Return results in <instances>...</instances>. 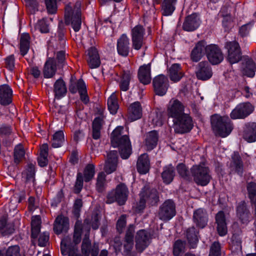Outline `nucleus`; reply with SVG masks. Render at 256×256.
<instances>
[{"label":"nucleus","mask_w":256,"mask_h":256,"mask_svg":"<svg viewBox=\"0 0 256 256\" xmlns=\"http://www.w3.org/2000/svg\"><path fill=\"white\" fill-rule=\"evenodd\" d=\"M212 127L216 135L224 138L231 132L233 124L228 116L214 114L211 117Z\"/></svg>","instance_id":"1"},{"label":"nucleus","mask_w":256,"mask_h":256,"mask_svg":"<svg viewBox=\"0 0 256 256\" xmlns=\"http://www.w3.org/2000/svg\"><path fill=\"white\" fill-rule=\"evenodd\" d=\"M128 188L124 183H120L116 186L115 189L109 192L106 196V204H112L116 202L118 205L122 206L128 199Z\"/></svg>","instance_id":"2"},{"label":"nucleus","mask_w":256,"mask_h":256,"mask_svg":"<svg viewBox=\"0 0 256 256\" xmlns=\"http://www.w3.org/2000/svg\"><path fill=\"white\" fill-rule=\"evenodd\" d=\"M140 200L138 204L140 210L144 209L147 203L151 206L156 205L159 202V194L156 189L150 188L146 186L142 189L140 194Z\"/></svg>","instance_id":"3"},{"label":"nucleus","mask_w":256,"mask_h":256,"mask_svg":"<svg viewBox=\"0 0 256 256\" xmlns=\"http://www.w3.org/2000/svg\"><path fill=\"white\" fill-rule=\"evenodd\" d=\"M190 172L194 181L198 185L205 186L210 182L211 179L210 170L204 164L194 166Z\"/></svg>","instance_id":"4"},{"label":"nucleus","mask_w":256,"mask_h":256,"mask_svg":"<svg viewBox=\"0 0 256 256\" xmlns=\"http://www.w3.org/2000/svg\"><path fill=\"white\" fill-rule=\"evenodd\" d=\"M173 128L177 134H183L189 132L193 128L194 122L192 118L187 114L172 120Z\"/></svg>","instance_id":"5"},{"label":"nucleus","mask_w":256,"mask_h":256,"mask_svg":"<svg viewBox=\"0 0 256 256\" xmlns=\"http://www.w3.org/2000/svg\"><path fill=\"white\" fill-rule=\"evenodd\" d=\"M176 206L171 200H166L159 208L158 216L162 221L170 220L176 215Z\"/></svg>","instance_id":"6"},{"label":"nucleus","mask_w":256,"mask_h":256,"mask_svg":"<svg viewBox=\"0 0 256 256\" xmlns=\"http://www.w3.org/2000/svg\"><path fill=\"white\" fill-rule=\"evenodd\" d=\"M228 50L227 60L230 64L238 62L242 58V53L238 43L236 41L228 42L225 44Z\"/></svg>","instance_id":"7"},{"label":"nucleus","mask_w":256,"mask_h":256,"mask_svg":"<svg viewBox=\"0 0 256 256\" xmlns=\"http://www.w3.org/2000/svg\"><path fill=\"white\" fill-rule=\"evenodd\" d=\"M206 55L210 62L213 65L220 64L224 60V54L221 49L216 44L206 45Z\"/></svg>","instance_id":"8"},{"label":"nucleus","mask_w":256,"mask_h":256,"mask_svg":"<svg viewBox=\"0 0 256 256\" xmlns=\"http://www.w3.org/2000/svg\"><path fill=\"white\" fill-rule=\"evenodd\" d=\"M254 106L248 102H243L238 104L231 112V118L244 119L252 112Z\"/></svg>","instance_id":"9"},{"label":"nucleus","mask_w":256,"mask_h":256,"mask_svg":"<svg viewBox=\"0 0 256 256\" xmlns=\"http://www.w3.org/2000/svg\"><path fill=\"white\" fill-rule=\"evenodd\" d=\"M64 18L66 24H70L76 32L79 31L82 24L81 15L80 12L74 14V12H72V6L68 4L66 8Z\"/></svg>","instance_id":"10"},{"label":"nucleus","mask_w":256,"mask_h":256,"mask_svg":"<svg viewBox=\"0 0 256 256\" xmlns=\"http://www.w3.org/2000/svg\"><path fill=\"white\" fill-rule=\"evenodd\" d=\"M136 248L138 252H142L150 244L151 236L144 230H138L136 236Z\"/></svg>","instance_id":"11"},{"label":"nucleus","mask_w":256,"mask_h":256,"mask_svg":"<svg viewBox=\"0 0 256 256\" xmlns=\"http://www.w3.org/2000/svg\"><path fill=\"white\" fill-rule=\"evenodd\" d=\"M114 147H118L121 158L123 159H127L132 152V146L129 138L126 135H124L119 138L116 144H112Z\"/></svg>","instance_id":"12"},{"label":"nucleus","mask_w":256,"mask_h":256,"mask_svg":"<svg viewBox=\"0 0 256 256\" xmlns=\"http://www.w3.org/2000/svg\"><path fill=\"white\" fill-rule=\"evenodd\" d=\"M154 91L156 94L164 96L169 86L168 80L164 74H160L156 76L152 80Z\"/></svg>","instance_id":"13"},{"label":"nucleus","mask_w":256,"mask_h":256,"mask_svg":"<svg viewBox=\"0 0 256 256\" xmlns=\"http://www.w3.org/2000/svg\"><path fill=\"white\" fill-rule=\"evenodd\" d=\"M144 29L141 26H136L132 30V46L136 50H140L144 44Z\"/></svg>","instance_id":"14"},{"label":"nucleus","mask_w":256,"mask_h":256,"mask_svg":"<svg viewBox=\"0 0 256 256\" xmlns=\"http://www.w3.org/2000/svg\"><path fill=\"white\" fill-rule=\"evenodd\" d=\"M236 216L241 224H248L252 218V214L248 204L244 201L240 202L236 208Z\"/></svg>","instance_id":"15"},{"label":"nucleus","mask_w":256,"mask_h":256,"mask_svg":"<svg viewBox=\"0 0 256 256\" xmlns=\"http://www.w3.org/2000/svg\"><path fill=\"white\" fill-rule=\"evenodd\" d=\"M212 70L210 63L207 61H202L198 64L196 74L198 80H206L212 76Z\"/></svg>","instance_id":"16"},{"label":"nucleus","mask_w":256,"mask_h":256,"mask_svg":"<svg viewBox=\"0 0 256 256\" xmlns=\"http://www.w3.org/2000/svg\"><path fill=\"white\" fill-rule=\"evenodd\" d=\"M184 109V106L180 101L178 100H172L170 101L168 108V116L175 119L185 114Z\"/></svg>","instance_id":"17"},{"label":"nucleus","mask_w":256,"mask_h":256,"mask_svg":"<svg viewBox=\"0 0 256 256\" xmlns=\"http://www.w3.org/2000/svg\"><path fill=\"white\" fill-rule=\"evenodd\" d=\"M208 220V214L205 209L199 208L194 210L192 220L196 227L200 228H204L207 225Z\"/></svg>","instance_id":"18"},{"label":"nucleus","mask_w":256,"mask_h":256,"mask_svg":"<svg viewBox=\"0 0 256 256\" xmlns=\"http://www.w3.org/2000/svg\"><path fill=\"white\" fill-rule=\"evenodd\" d=\"M118 154L116 150H111L107 154L104 170L108 174L114 172L118 166Z\"/></svg>","instance_id":"19"},{"label":"nucleus","mask_w":256,"mask_h":256,"mask_svg":"<svg viewBox=\"0 0 256 256\" xmlns=\"http://www.w3.org/2000/svg\"><path fill=\"white\" fill-rule=\"evenodd\" d=\"M230 168L232 172L242 176L244 172V164L238 152H234L232 155Z\"/></svg>","instance_id":"20"},{"label":"nucleus","mask_w":256,"mask_h":256,"mask_svg":"<svg viewBox=\"0 0 256 256\" xmlns=\"http://www.w3.org/2000/svg\"><path fill=\"white\" fill-rule=\"evenodd\" d=\"M200 24V20L198 14L194 13L186 18L182 28L186 31L191 32L196 30Z\"/></svg>","instance_id":"21"},{"label":"nucleus","mask_w":256,"mask_h":256,"mask_svg":"<svg viewBox=\"0 0 256 256\" xmlns=\"http://www.w3.org/2000/svg\"><path fill=\"white\" fill-rule=\"evenodd\" d=\"M206 42L204 40L198 42L190 54V58L194 62H198L206 54Z\"/></svg>","instance_id":"22"},{"label":"nucleus","mask_w":256,"mask_h":256,"mask_svg":"<svg viewBox=\"0 0 256 256\" xmlns=\"http://www.w3.org/2000/svg\"><path fill=\"white\" fill-rule=\"evenodd\" d=\"M68 227V218L62 216H58L55 220L53 230L55 234H60L64 232H66Z\"/></svg>","instance_id":"23"},{"label":"nucleus","mask_w":256,"mask_h":256,"mask_svg":"<svg viewBox=\"0 0 256 256\" xmlns=\"http://www.w3.org/2000/svg\"><path fill=\"white\" fill-rule=\"evenodd\" d=\"M87 62L90 68H96L100 66V60L97 50L92 47L88 50Z\"/></svg>","instance_id":"24"},{"label":"nucleus","mask_w":256,"mask_h":256,"mask_svg":"<svg viewBox=\"0 0 256 256\" xmlns=\"http://www.w3.org/2000/svg\"><path fill=\"white\" fill-rule=\"evenodd\" d=\"M256 64L252 59L244 58L242 63V74L248 77L252 78L255 74Z\"/></svg>","instance_id":"25"},{"label":"nucleus","mask_w":256,"mask_h":256,"mask_svg":"<svg viewBox=\"0 0 256 256\" xmlns=\"http://www.w3.org/2000/svg\"><path fill=\"white\" fill-rule=\"evenodd\" d=\"M12 90L8 84H2L0 86V104L6 106L12 102Z\"/></svg>","instance_id":"26"},{"label":"nucleus","mask_w":256,"mask_h":256,"mask_svg":"<svg viewBox=\"0 0 256 256\" xmlns=\"http://www.w3.org/2000/svg\"><path fill=\"white\" fill-rule=\"evenodd\" d=\"M129 39L128 36L123 34L117 42V50L118 54L122 56H126L129 53Z\"/></svg>","instance_id":"27"},{"label":"nucleus","mask_w":256,"mask_h":256,"mask_svg":"<svg viewBox=\"0 0 256 256\" xmlns=\"http://www.w3.org/2000/svg\"><path fill=\"white\" fill-rule=\"evenodd\" d=\"M138 78L140 82L144 84H148L150 82V64H144L139 68Z\"/></svg>","instance_id":"28"},{"label":"nucleus","mask_w":256,"mask_h":256,"mask_svg":"<svg viewBox=\"0 0 256 256\" xmlns=\"http://www.w3.org/2000/svg\"><path fill=\"white\" fill-rule=\"evenodd\" d=\"M216 221L217 224V230L219 235L220 236L226 235L227 233V226L224 212L220 211L216 214Z\"/></svg>","instance_id":"29"},{"label":"nucleus","mask_w":256,"mask_h":256,"mask_svg":"<svg viewBox=\"0 0 256 256\" xmlns=\"http://www.w3.org/2000/svg\"><path fill=\"white\" fill-rule=\"evenodd\" d=\"M137 170L141 174H146L150 170V160L146 154H141L138 158Z\"/></svg>","instance_id":"30"},{"label":"nucleus","mask_w":256,"mask_h":256,"mask_svg":"<svg viewBox=\"0 0 256 256\" xmlns=\"http://www.w3.org/2000/svg\"><path fill=\"white\" fill-rule=\"evenodd\" d=\"M56 71V66L54 60L52 58H48L46 61L44 69L43 74L45 78H52Z\"/></svg>","instance_id":"31"},{"label":"nucleus","mask_w":256,"mask_h":256,"mask_svg":"<svg viewBox=\"0 0 256 256\" xmlns=\"http://www.w3.org/2000/svg\"><path fill=\"white\" fill-rule=\"evenodd\" d=\"M104 116L101 115L96 117L92 125V136L94 140L99 139L100 137V130L104 124Z\"/></svg>","instance_id":"32"},{"label":"nucleus","mask_w":256,"mask_h":256,"mask_svg":"<svg viewBox=\"0 0 256 256\" xmlns=\"http://www.w3.org/2000/svg\"><path fill=\"white\" fill-rule=\"evenodd\" d=\"M180 64H174L170 68L168 76L170 80L174 82H178L184 76Z\"/></svg>","instance_id":"33"},{"label":"nucleus","mask_w":256,"mask_h":256,"mask_svg":"<svg viewBox=\"0 0 256 256\" xmlns=\"http://www.w3.org/2000/svg\"><path fill=\"white\" fill-rule=\"evenodd\" d=\"M244 134V138L248 142L256 140V123L251 122L246 124Z\"/></svg>","instance_id":"34"},{"label":"nucleus","mask_w":256,"mask_h":256,"mask_svg":"<svg viewBox=\"0 0 256 256\" xmlns=\"http://www.w3.org/2000/svg\"><path fill=\"white\" fill-rule=\"evenodd\" d=\"M129 117L132 121L140 118L142 116V110L140 103L138 102L132 104L128 108Z\"/></svg>","instance_id":"35"},{"label":"nucleus","mask_w":256,"mask_h":256,"mask_svg":"<svg viewBox=\"0 0 256 256\" xmlns=\"http://www.w3.org/2000/svg\"><path fill=\"white\" fill-rule=\"evenodd\" d=\"M177 0H164L162 4V14L164 16H171L175 10Z\"/></svg>","instance_id":"36"},{"label":"nucleus","mask_w":256,"mask_h":256,"mask_svg":"<svg viewBox=\"0 0 256 256\" xmlns=\"http://www.w3.org/2000/svg\"><path fill=\"white\" fill-rule=\"evenodd\" d=\"M198 232L194 226L188 228L186 230V238L191 248H196L198 242Z\"/></svg>","instance_id":"37"},{"label":"nucleus","mask_w":256,"mask_h":256,"mask_svg":"<svg viewBox=\"0 0 256 256\" xmlns=\"http://www.w3.org/2000/svg\"><path fill=\"white\" fill-rule=\"evenodd\" d=\"M158 141V134L156 131L152 130L149 132L145 139V144L148 150L154 149L156 146Z\"/></svg>","instance_id":"38"},{"label":"nucleus","mask_w":256,"mask_h":256,"mask_svg":"<svg viewBox=\"0 0 256 256\" xmlns=\"http://www.w3.org/2000/svg\"><path fill=\"white\" fill-rule=\"evenodd\" d=\"M175 176L174 168L172 164H169L164 168L162 173L163 182L166 184H170Z\"/></svg>","instance_id":"39"},{"label":"nucleus","mask_w":256,"mask_h":256,"mask_svg":"<svg viewBox=\"0 0 256 256\" xmlns=\"http://www.w3.org/2000/svg\"><path fill=\"white\" fill-rule=\"evenodd\" d=\"M54 92L55 96L58 98H61L66 94L67 90L65 82L62 78H59L55 82Z\"/></svg>","instance_id":"40"},{"label":"nucleus","mask_w":256,"mask_h":256,"mask_svg":"<svg viewBox=\"0 0 256 256\" xmlns=\"http://www.w3.org/2000/svg\"><path fill=\"white\" fill-rule=\"evenodd\" d=\"M30 36L28 34H22L20 40V48L21 54L26 55L30 48Z\"/></svg>","instance_id":"41"},{"label":"nucleus","mask_w":256,"mask_h":256,"mask_svg":"<svg viewBox=\"0 0 256 256\" xmlns=\"http://www.w3.org/2000/svg\"><path fill=\"white\" fill-rule=\"evenodd\" d=\"M48 146L47 144H43L40 148V156L38 158V164L41 167L45 166L48 163Z\"/></svg>","instance_id":"42"},{"label":"nucleus","mask_w":256,"mask_h":256,"mask_svg":"<svg viewBox=\"0 0 256 256\" xmlns=\"http://www.w3.org/2000/svg\"><path fill=\"white\" fill-rule=\"evenodd\" d=\"M71 237L65 236L61 242L60 250L63 256H66L68 252L72 248H78L76 246L73 245Z\"/></svg>","instance_id":"43"},{"label":"nucleus","mask_w":256,"mask_h":256,"mask_svg":"<svg viewBox=\"0 0 256 256\" xmlns=\"http://www.w3.org/2000/svg\"><path fill=\"white\" fill-rule=\"evenodd\" d=\"M132 78V74L130 71H124L120 82V90L126 92L128 90L130 82Z\"/></svg>","instance_id":"44"},{"label":"nucleus","mask_w":256,"mask_h":256,"mask_svg":"<svg viewBox=\"0 0 256 256\" xmlns=\"http://www.w3.org/2000/svg\"><path fill=\"white\" fill-rule=\"evenodd\" d=\"M64 140V134L62 130H58L53 135L52 140V146L54 148L60 147Z\"/></svg>","instance_id":"45"},{"label":"nucleus","mask_w":256,"mask_h":256,"mask_svg":"<svg viewBox=\"0 0 256 256\" xmlns=\"http://www.w3.org/2000/svg\"><path fill=\"white\" fill-rule=\"evenodd\" d=\"M186 242L180 240H176L173 245L172 253L174 256H182L184 252Z\"/></svg>","instance_id":"46"},{"label":"nucleus","mask_w":256,"mask_h":256,"mask_svg":"<svg viewBox=\"0 0 256 256\" xmlns=\"http://www.w3.org/2000/svg\"><path fill=\"white\" fill-rule=\"evenodd\" d=\"M108 108L112 114H116L118 108V105L116 95L112 94L108 98Z\"/></svg>","instance_id":"47"},{"label":"nucleus","mask_w":256,"mask_h":256,"mask_svg":"<svg viewBox=\"0 0 256 256\" xmlns=\"http://www.w3.org/2000/svg\"><path fill=\"white\" fill-rule=\"evenodd\" d=\"M22 174L24 176L23 177H25L27 182H34L35 176L34 166L32 164H28L26 171Z\"/></svg>","instance_id":"48"},{"label":"nucleus","mask_w":256,"mask_h":256,"mask_svg":"<svg viewBox=\"0 0 256 256\" xmlns=\"http://www.w3.org/2000/svg\"><path fill=\"white\" fill-rule=\"evenodd\" d=\"M94 166L92 164H88L84 171V177L86 182H88L94 177Z\"/></svg>","instance_id":"49"},{"label":"nucleus","mask_w":256,"mask_h":256,"mask_svg":"<svg viewBox=\"0 0 256 256\" xmlns=\"http://www.w3.org/2000/svg\"><path fill=\"white\" fill-rule=\"evenodd\" d=\"M24 155V151L22 146L20 145L16 146L14 150V162L18 164Z\"/></svg>","instance_id":"50"},{"label":"nucleus","mask_w":256,"mask_h":256,"mask_svg":"<svg viewBox=\"0 0 256 256\" xmlns=\"http://www.w3.org/2000/svg\"><path fill=\"white\" fill-rule=\"evenodd\" d=\"M92 245L89 239V234H86L81 246V251L84 256H88V249Z\"/></svg>","instance_id":"51"},{"label":"nucleus","mask_w":256,"mask_h":256,"mask_svg":"<svg viewBox=\"0 0 256 256\" xmlns=\"http://www.w3.org/2000/svg\"><path fill=\"white\" fill-rule=\"evenodd\" d=\"M177 171L180 176L186 180L190 178L189 171L186 166L183 164H180L176 166Z\"/></svg>","instance_id":"52"},{"label":"nucleus","mask_w":256,"mask_h":256,"mask_svg":"<svg viewBox=\"0 0 256 256\" xmlns=\"http://www.w3.org/2000/svg\"><path fill=\"white\" fill-rule=\"evenodd\" d=\"M246 188L248 192V196L250 199V202L256 198V184L254 182L248 183Z\"/></svg>","instance_id":"53"},{"label":"nucleus","mask_w":256,"mask_h":256,"mask_svg":"<svg viewBox=\"0 0 256 256\" xmlns=\"http://www.w3.org/2000/svg\"><path fill=\"white\" fill-rule=\"evenodd\" d=\"M83 175L81 172L77 174L76 180L74 188V192L76 194H78L81 191L83 187Z\"/></svg>","instance_id":"54"},{"label":"nucleus","mask_w":256,"mask_h":256,"mask_svg":"<svg viewBox=\"0 0 256 256\" xmlns=\"http://www.w3.org/2000/svg\"><path fill=\"white\" fill-rule=\"evenodd\" d=\"M106 182V175L103 172H100L97 178L96 186L99 192L103 190L104 186Z\"/></svg>","instance_id":"55"},{"label":"nucleus","mask_w":256,"mask_h":256,"mask_svg":"<svg viewBox=\"0 0 256 256\" xmlns=\"http://www.w3.org/2000/svg\"><path fill=\"white\" fill-rule=\"evenodd\" d=\"M122 130V127L116 128L111 134V144H116L118 140L122 137L121 132Z\"/></svg>","instance_id":"56"},{"label":"nucleus","mask_w":256,"mask_h":256,"mask_svg":"<svg viewBox=\"0 0 256 256\" xmlns=\"http://www.w3.org/2000/svg\"><path fill=\"white\" fill-rule=\"evenodd\" d=\"M82 206V200L80 198L76 199L74 201L72 213H73L74 215L77 218H78L80 216V212L81 208Z\"/></svg>","instance_id":"57"},{"label":"nucleus","mask_w":256,"mask_h":256,"mask_svg":"<svg viewBox=\"0 0 256 256\" xmlns=\"http://www.w3.org/2000/svg\"><path fill=\"white\" fill-rule=\"evenodd\" d=\"M209 256H220V246L218 242H214L210 247Z\"/></svg>","instance_id":"58"},{"label":"nucleus","mask_w":256,"mask_h":256,"mask_svg":"<svg viewBox=\"0 0 256 256\" xmlns=\"http://www.w3.org/2000/svg\"><path fill=\"white\" fill-rule=\"evenodd\" d=\"M49 234L44 232L40 234L38 238V245L40 246H45L48 242Z\"/></svg>","instance_id":"59"},{"label":"nucleus","mask_w":256,"mask_h":256,"mask_svg":"<svg viewBox=\"0 0 256 256\" xmlns=\"http://www.w3.org/2000/svg\"><path fill=\"white\" fill-rule=\"evenodd\" d=\"M100 216L97 212L92 213L91 219V225L94 230H97L100 226Z\"/></svg>","instance_id":"60"},{"label":"nucleus","mask_w":256,"mask_h":256,"mask_svg":"<svg viewBox=\"0 0 256 256\" xmlns=\"http://www.w3.org/2000/svg\"><path fill=\"white\" fill-rule=\"evenodd\" d=\"M6 256H20L19 246H10L6 251Z\"/></svg>","instance_id":"61"},{"label":"nucleus","mask_w":256,"mask_h":256,"mask_svg":"<svg viewBox=\"0 0 256 256\" xmlns=\"http://www.w3.org/2000/svg\"><path fill=\"white\" fill-rule=\"evenodd\" d=\"M36 26L42 33H47L49 32L48 24L46 19L43 18L39 20Z\"/></svg>","instance_id":"62"},{"label":"nucleus","mask_w":256,"mask_h":256,"mask_svg":"<svg viewBox=\"0 0 256 256\" xmlns=\"http://www.w3.org/2000/svg\"><path fill=\"white\" fill-rule=\"evenodd\" d=\"M126 225V215L123 214L120 216L116 223V229L119 233L122 232Z\"/></svg>","instance_id":"63"},{"label":"nucleus","mask_w":256,"mask_h":256,"mask_svg":"<svg viewBox=\"0 0 256 256\" xmlns=\"http://www.w3.org/2000/svg\"><path fill=\"white\" fill-rule=\"evenodd\" d=\"M88 250V256H98L100 251L98 244L94 242Z\"/></svg>","instance_id":"64"}]
</instances>
